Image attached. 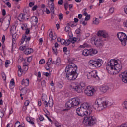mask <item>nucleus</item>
Listing matches in <instances>:
<instances>
[{
  "label": "nucleus",
  "instance_id": "obj_1",
  "mask_svg": "<svg viewBox=\"0 0 127 127\" xmlns=\"http://www.w3.org/2000/svg\"><path fill=\"white\" fill-rule=\"evenodd\" d=\"M76 113L80 117L84 116H89L85 117L83 120V124L86 126H94L97 123V119L92 114V108L90 105L87 103H84L81 105L80 107L76 109Z\"/></svg>",
  "mask_w": 127,
  "mask_h": 127
},
{
  "label": "nucleus",
  "instance_id": "obj_2",
  "mask_svg": "<svg viewBox=\"0 0 127 127\" xmlns=\"http://www.w3.org/2000/svg\"><path fill=\"white\" fill-rule=\"evenodd\" d=\"M122 64L119 60L112 59L106 65V70L110 75L118 74L122 70Z\"/></svg>",
  "mask_w": 127,
  "mask_h": 127
},
{
  "label": "nucleus",
  "instance_id": "obj_3",
  "mask_svg": "<svg viewBox=\"0 0 127 127\" xmlns=\"http://www.w3.org/2000/svg\"><path fill=\"white\" fill-rule=\"evenodd\" d=\"M114 105V102L111 101H104L101 98L96 100L94 104V108L97 111H103L107 107H110Z\"/></svg>",
  "mask_w": 127,
  "mask_h": 127
},
{
  "label": "nucleus",
  "instance_id": "obj_4",
  "mask_svg": "<svg viewBox=\"0 0 127 127\" xmlns=\"http://www.w3.org/2000/svg\"><path fill=\"white\" fill-rule=\"evenodd\" d=\"M80 103L81 99L78 97H75L68 100L65 103V107L68 108V109H70L72 108V107H77V106H79Z\"/></svg>",
  "mask_w": 127,
  "mask_h": 127
},
{
  "label": "nucleus",
  "instance_id": "obj_5",
  "mask_svg": "<svg viewBox=\"0 0 127 127\" xmlns=\"http://www.w3.org/2000/svg\"><path fill=\"white\" fill-rule=\"evenodd\" d=\"M85 86L86 85L84 82H81L80 84L74 83L71 85V89L77 92V93L81 94V93H83Z\"/></svg>",
  "mask_w": 127,
  "mask_h": 127
},
{
  "label": "nucleus",
  "instance_id": "obj_6",
  "mask_svg": "<svg viewBox=\"0 0 127 127\" xmlns=\"http://www.w3.org/2000/svg\"><path fill=\"white\" fill-rule=\"evenodd\" d=\"M11 20V16L10 15H8L5 18H1L0 19V22L2 24L4 21V30H7L9 25H10V21Z\"/></svg>",
  "mask_w": 127,
  "mask_h": 127
},
{
  "label": "nucleus",
  "instance_id": "obj_7",
  "mask_svg": "<svg viewBox=\"0 0 127 127\" xmlns=\"http://www.w3.org/2000/svg\"><path fill=\"white\" fill-rule=\"evenodd\" d=\"M89 66L91 67H101L103 64V60L99 59H96L95 60H90L88 62Z\"/></svg>",
  "mask_w": 127,
  "mask_h": 127
},
{
  "label": "nucleus",
  "instance_id": "obj_8",
  "mask_svg": "<svg viewBox=\"0 0 127 127\" xmlns=\"http://www.w3.org/2000/svg\"><path fill=\"white\" fill-rule=\"evenodd\" d=\"M65 72L69 74H77V65L75 64L67 65L65 68Z\"/></svg>",
  "mask_w": 127,
  "mask_h": 127
},
{
  "label": "nucleus",
  "instance_id": "obj_9",
  "mask_svg": "<svg viewBox=\"0 0 127 127\" xmlns=\"http://www.w3.org/2000/svg\"><path fill=\"white\" fill-rule=\"evenodd\" d=\"M95 92L96 90H95V88L91 86H87L84 90V94L87 95V96H94Z\"/></svg>",
  "mask_w": 127,
  "mask_h": 127
},
{
  "label": "nucleus",
  "instance_id": "obj_10",
  "mask_svg": "<svg viewBox=\"0 0 127 127\" xmlns=\"http://www.w3.org/2000/svg\"><path fill=\"white\" fill-rule=\"evenodd\" d=\"M30 40V37H27V36L24 35H23L21 41L19 42V45H22V44L25 42L26 44H28Z\"/></svg>",
  "mask_w": 127,
  "mask_h": 127
},
{
  "label": "nucleus",
  "instance_id": "obj_11",
  "mask_svg": "<svg viewBox=\"0 0 127 127\" xmlns=\"http://www.w3.org/2000/svg\"><path fill=\"white\" fill-rule=\"evenodd\" d=\"M77 77H78V74L77 73H69L66 72V78L67 80H69V81L76 80Z\"/></svg>",
  "mask_w": 127,
  "mask_h": 127
},
{
  "label": "nucleus",
  "instance_id": "obj_12",
  "mask_svg": "<svg viewBox=\"0 0 127 127\" xmlns=\"http://www.w3.org/2000/svg\"><path fill=\"white\" fill-rule=\"evenodd\" d=\"M97 35L98 36H102L104 38H109V34L105 30H99L97 32Z\"/></svg>",
  "mask_w": 127,
  "mask_h": 127
},
{
  "label": "nucleus",
  "instance_id": "obj_13",
  "mask_svg": "<svg viewBox=\"0 0 127 127\" xmlns=\"http://www.w3.org/2000/svg\"><path fill=\"white\" fill-rule=\"evenodd\" d=\"M29 15L27 13L20 14L18 17L19 20H28L29 19Z\"/></svg>",
  "mask_w": 127,
  "mask_h": 127
},
{
  "label": "nucleus",
  "instance_id": "obj_14",
  "mask_svg": "<svg viewBox=\"0 0 127 127\" xmlns=\"http://www.w3.org/2000/svg\"><path fill=\"white\" fill-rule=\"evenodd\" d=\"M100 90L102 93H106L109 90V86L105 85L100 87Z\"/></svg>",
  "mask_w": 127,
  "mask_h": 127
},
{
  "label": "nucleus",
  "instance_id": "obj_15",
  "mask_svg": "<svg viewBox=\"0 0 127 127\" xmlns=\"http://www.w3.org/2000/svg\"><path fill=\"white\" fill-rule=\"evenodd\" d=\"M49 7L52 12V15L54 14V3L49 2Z\"/></svg>",
  "mask_w": 127,
  "mask_h": 127
},
{
  "label": "nucleus",
  "instance_id": "obj_16",
  "mask_svg": "<svg viewBox=\"0 0 127 127\" xmlns=\"http://www.w3.org/2000/svg\"><path fill=\"white\" fill-rule=\"evenodd\" d=\"M56 35H53V33H52V31H50L49 34V39L51 41H52V40H54L56 39Z\"/></svg>",
  "mask_w": 127,
  "mask_h": 127
},
{
  "label": "nucleus",
  "instance_id": "obj_17",
  "mask_svg": "<svg viewBox=\"0 0 127 127\" xmlns=\"http://www.w3.org/2000/svg\"><path fill=\"white\" fill-rule=\"evenodd\" d=\"M59 47V44L56 42L54 44V47H53V52H54V54H55L56 55L57 54V48Z\"/></svg>",
  "mask_w": 127,
  "mask_h": 127
},
{
  "label": "nucleus",
  "instance_id": "obj_18",
  "mask_svg": "<svg viewBox=\"0 0 127 127\" xmlns=\"http://www.w3.org/2000/svg\"><path fill=\"white\" fill-rule=\"evenodd\" d=\"M92 78H95V79H99V76H98V72L97 70H93L90 72Z\"/></svg>",
  "mask_w": 127,
  "mask_h": 127
},
{
  "label": "nucleus",
  "instance_id": "obj_19",
  "mask_svg": "<svg viewBox=\"0 0 127 127\" xmlns=\"http://www.w3.org/2000/svg\"><path fill=\"white\" fill-rule=\"evenodd\" d=\"M94 42V44L95 45H96V46H100L101 45V40H100V38H94L93 39Z\"/></svg>",
  "mask_w": 127,
  "mask_h": 127
},
{
  "label": "nucleus",
  "instance_id": "obj_20",
  "mask_svg": "<svg viewBox=\"0 0 127 127\" xmlns=\"http://www.w3.org/2000/svg\"><path fill=\"white\" fill-rule=\"evenodd\" d=\"M33 52V49L31 48H27V47H26V49L24 51L25 54H27V55L30 54Z\"/></svg>",
  "mask_w": 127,
  "mask_h": 127
},
{
  "label": "nucleus",
  "instance_id": "obj_21",
  "mask_svg": "<svg viewBox=\"0 0 127 127\" xmlns=\"http://www.w3.org/2000/svg\"><path fill=\"white\" fill-rule=\"evenodd\" d=\"M82 55H84V56H89V55H90V49L88 50L85 49L83 50L82 51Z\"/></svg>",
  "mask_w": 127,
  "mask_h": 127
},
{
  "label": "nucleus",
  "instance_id": "obj_22",
  "mask_svg": "<svg viewBox=\"0 0 127 127\" xmlns=\"http://www.w3.org/2000/svg\"><path fill=\"white\" fill-rule=\"evenodd\" d=\"M26 121L27 122H28V123L31 124V125L34 126V119L32 118L31 117H27Z\"/></svg>",
  "mask_w": 127,
  "mask_h": 127
},
{
  "label": "nucleus",
  "instance_id": "obj_23",
  "mask_svg": "<svg viewBox=\"0 0 127 127\" xmlns=\"http://www.w3.org/2000/svg\"><path fill=\"white\" fill-rule=\"evenodd\" d=\"M22 85H23L25 87H28V86H29V79H23Z\"/></svg>",
  "mask_w": 127,
  "mask_h": 127
},
{
  "label": "nucleus",
  "instance_id": "obj_24",
  "mask_svg": "<svg viewBox=\"0 0 127 127\" xmlns=\"http://www.w3.org/2000/svg\"><path fill=\"white\" fill-rule=\"evenodd\" d=\"M18 75L19 77H21L23 73V70L21 69V66L19 65H18Z\"/></svg>",
  "mask_w": 127,
  "mask_h": 127
},
{
  "label": "nucleus",
  "instance_id": "obj_25",
  "mask_svg": "<svg viewBox=\"0 0 127 127\" xmlns=\"http://www.w3.org/2000/svg\"><path fill=\"white\" fill-rule=\"evenodd\" d=\"M31 20H32V23H33L35 25L37 24V23L38 22V18H37V17H36L35 16L32 17Z\"/></svg>",
  "mask_w": 127,
  "mask_h": 127
},
{
  "label": "nucleus",
  "instance_id": "obj_26",
  "mask_svg": "<svg viewBox=\"0 0 127 127\" xmlns=\"http://www.w3.org/2000/svg\"><path fill=\"white\" fill-rule=\"evenodd\" d=\"M16 41H15V38H14V35H13V39L12 41V47L11 48V50L12 52H13V48L15 47V43Z\"/></svg>",
  "mask_w": 127,
  "mask_h": 127
},
{
  "label": "nucleus",
  "instance_id": "obj_27",
  "mask_svg": "<svg viewBox=\"0 0 127 127\" xmlns=\"http://www.w3.org/2000/svg\"><path fill=\"white\" fill-rule=\"evenodd\" d=\"M52 64H56V65H57V66H59V65H60V64H61V60H60V58H57L56 60V62L54 61H53Z\"/></svg>",
  "mask_w": 127,
  "mask_h": 127
},
{
  "label": "nucleus",
  "instance_id": "obj_28",
  "mask_svg": "<svg viewBox=\"0 0 127 127\" xmlns=\"http://www.w3.org/2000/svg\"><path fill=\"white\" fill-rule=\"evenodd\" d=\"M100 24V20L99 19V18H93V24H94V25H98V24Z\"/></svg>",
  "mask_w": 127,
  "mask_h": 127
},
{
  "label": "nucleus",
  "instance_id": "obj_29",
  "mask_svg": "<svg viewBox=\"0 0 127 127\" xmlns=\"http://www.w3.org/2000/svg\"><path fill=\"white\" fill-rule=\"evenodd\" d=\"M57 42H60L61 44H62V45L64 44V45H65L66 40H65V39H61L60 38H57Z\"/></svg>",
  "mask_w": 127,
  "mask_h": 127
},
{
  "label": "nucleus",
  "instance_id": "obj_30",
  "mask_svg": "<svg viewBox=\"0 0 127 127\" xmlns=\"http://www.w3.org/2000/svg\"><path fill=\"white\" fill-rule=\"evenodd\" d=\"M90 55L93 56L94 54H97L98 53V51H97L96 49H90Z\"/></svg>",
  "mask_w": 127,
  "mask_h": 127
},
{
  "label": "nucleus",
  "instance_id": "obj_31",
  "mask_svg": "<svg viewBox=\"0 0 127 127\" xmlns=\"http://www.w3.org/2000/svg\"><path fill=\"white\" fill-rule=\"evenodd\" d=\"M23 69L24 71H27L28 70V64L27 63L25 62L23 64Z\"/></svg>",
  "mask_w": 127,
  "mask_h": 127
},
{
  "label": "nucleus",
  "instance_id": "obj_32",
  "mask_svg": "<svg viewBox=\"0 0 127 127\" xmlns=\"http://www.w3.org/2000/svg\"><path fill=\"white\" fill-rule=\"evenodd\" d=\"M57 86L58 88H59V89H62L64 86V83L63 82H58Z\"/></svg>",
  "mask_w": 127,
  "mask_h": 127
},
{
  "label": "nucleus",
  "instance_id": "obj_33",
  "mask_svg": "<svg viewBox=\"0 0 127 127\" xmlns=\"http://www.w3.org/2000/svg\"><path fill=\"white\" fill-rule=\"evenodd\" d=\"M79 41L80 39L77 38L76 37H74L71 39V43L72 44H74V43H75V42H79Z\"/></svg>",
  "mask_w": 127,
  "mask_h": 127
},
{
  "label": "nucleus",
  "instance_id": "obj_34",
  "mask_svg": "<svg viewBox=\"0 0 127 127\" xmlns=\"http://www.w3.org/2000/svg\"><path fill=\"white\" fill-rule=\"evenodd\" d=\"M51 63H52V59L51 58H49L48 62L46 63L47 66H48V67H49V66L51 65Z\"/></svg>",
  "mask_w": 127,
  "mask_h": 127
},
{
  "label": "nucleus",
  "instance_id": "obj_35",
  "mask_svg": "<svg viewBox=\"0 0 127 127\" xmlns=\"http://www.w3.org/2000/svg\"><path fill=\"white\" fill-rule=\"evenodd\" d=\"M122 107L124 108V109H126L127 110V101H124L122 103Z\"/></svg>",
  "mask_w": 127,
  "mask_h": 127
},
{
  "label": "nucleus",
  "instance_id": "obj_36",
  "mask_svg": "<svg viewBox=\"0 0 127 127\" xmlns=\"http://www.w3.org/2000/svg\"><path fill=\"white\" fill-rule=\"evenodd\" d=\"M21 93L23 95H24L25 94H26V93H27V89H26V88H22L21 90Z\"/></svg>",
  "mask_w": 127,
  "mask_h": 127
},
{
  "label": "nucleus",
  "instance_id": "obj_37",
  "mask_svg": "<svg viewBox=\"0 0 127 127\" xmlns=\"http://www.w3.org/2000/svg\"><path fill=\"white\" fill-rule=\"evenodd\" d=\"M44 96H42V101H44V105L45 106V107H47L49 106L48 104V102H47V101H46V100H44V99H43Z\"/></svg>",
  "mask_w": 127,
  "mask_h": 127
},
{
  "label": "nucleus",
  "instance_id": "obj_38",
  "mask_svg": "<svg viewBox=\"0 0 127 127\" xmlns=\"http://www.w3.org/2000/svg\"><path fill=\"white\" fill-rule=\"evenodd\" d=\"M65 31H66V32H70V31H71V27H70V26H66L65 28Z\"/></svg>",
  "mask_w": 127,
  "mask_h": 127
},
{
  "label": "nucleus",
  "instance_id": "obj_39",
  "mask_svg": "<svg viewBox=\"0 0 127 127\" xmlns=\"http://www.w3.org/2000/svg\"><path fill=\"white\" fill-rule=\"evenodd\" d=\"M21 29H22V30H26V29H27V25L25 24H23L21 26Z\"/></svg>",
  "mask_w": 127,
  "mask_h": 127
},
{
  "label": "nucleus",
  "instance_id": "obj_40",
  "mask_svg": "<svg viewBox=\"0 0 127 127\" xmlns=\"http://www.w3.org/2000/svg\"><path fill=\"white\" fill-rule=\"evenodd\" d=\"M87 78H88V79H91V78H93V77L92 76L91 72H88L87 73Z\"/></svg>",
  "mask_w": 127,
  "mask_h": 127
},
{
  "label": "nucleus",
  "instance_id": "obj_41",
  "mask_svg": "<svg viewBox=\"0 0 127 127\" xmlns=\"http://www.w3.org/2000/svg\"><path fill=\"white\" fill-rule=\"evenodd\" d=\"M85 16H86L85 18V20L86 21L90 20V19L91 18V15H88L87 14V15H85Z\"/></svg>",
  "mask_w": 127,
  "mask_h": 127
},
{
  "label": "nucleus",
  "instance_id": "obj_42",
  "mask_svg": "<svg viewBox=\"0 0 127 127\" xmlns=\"http://www.w3.org/2000/svg\"><path fill=\"white\" fill-rule=\"evenodd\" d=\"M2 75V78L4 81H5L6 80V75H5V73L4 72H2L1 73Z\"/></svg>",
  "mask_w": 127,
  "mask_h": 127
},
{
  "label": "nucleus",
  "instance_id": "obj_43",
  "mask_svg": "<svg viewBox=\"0 0 127 127\" xmlns=\"http://www.w3.org/2000/svg\"><path fill=\"white\" fill-rule=\"evenodd\" d=\"M10 63V61H9V60H6L5 63V67L6 68L8 67L9 64Z\"/></svg>",
  "mask_w": 127,
  "mask_h": 127
},
{
  "label": "nucleus",
  "instance_id": "obj_44",
  "mask_svg": "<svg viewBox=\"0 0 127 127\" xmlns=\"http://www.w3.org/2000/svg\"><path fill=\"white\" fill-rule=\"evenodd\" d=\"M27 46L26 45L25 46H21L20 47L19 49L20 50H21L22 51H23V50H24V49H26V47Z\"/></svg>",
  "mask_w": 127,
  "mask_h": 127
},
{
  "label": "nucleus",
  "instance_id": "obj_45",
  "mask_svg": "<svg viewBox=\"0 0 127 127\" xmlns=\"http://www.w3.org/2000/svg\"><path fill=\"white\" fill-rule=\"evenodd\" d=\"M48 105L49 107H51L53 106V100H49Z\"/></svg>",
  "mask_w": 127,
  "mask_h": 127
},
{
  "label": "nucleus",
  "instance_id": "obj_46",
  "mask_svg": "<svg viewBox=\"0 0 127 127\" xmlns=\"http://www.w3.org/2000/svg\"><path fill=\"white\" fill-rule=\"evenodd\" d=\"M15 83H14V80L13 79H12L10 81V86L11 87H13V86H14L15 85Z\"/></svg>",
  "mask_w": 127,
  "mask_h": 127
},
{
  "label": "nucleus",
  "instance_id": "obj_47",
  "mask_svg": "<svg viewBox=\"0 0 127 127\" xmlns=\"http://www.w3.org/2000/svg\"><path fill=\"white\" fill-rule=\"evenodd\" d=\"M41 86H42V87H43V88L45 87V86H46V84L45 83V80H42L41 82Z\"/></svg>",
  "mask_w": 127,
  "mask_h": 127
},
{
  "label": "nucleus",
  "instance_id": "obj_48",
  "mask_svg": "<svg viewBox=\"0 0 127 127\" xmlns=\"http://www.w3.org/2000/svg\"><path fill=\"white\" fill-rule=\"evenodd\" d=\"M19 126H20V122L19 121H17L15 123V125H14V127H18Z\"/></svg>",
  "mask_w": 127,
  "mask_h": 127
},
{
  "label": "nucleus",
  "instance_id": "obj_49",
  "mask_svg": "<svg viewBox=\"0 0 127 127\" xmlns=\"http://www.w3.org/2000/svg\"><path fill=\"white\" fill-rule=\"evenodd\" d=\"M44 63H45V60L41 59L40 60L39 64H40L41 65H42V64H44Z\"/></svg>",
  "mask_w": 127,
  "mask_h": 127
},
{
  "label": "nucleus",
  "instance_id": "obj_50",
  "mask_svg": "<svg viewBox=\"0 0 127 127\" xmlns=\"http://www.w3.org/2000/svg\"><path fill=\"white\" fill-rule=\"evenodd\" d=\"M87 46H88V44L84 43L83 45H80L79 47H80V48H86Z\"/></svg>",
  "mask_w": 127,
  "mask_h": 127
},
{
  "label": "nucleus",
  "instance_id": "obj_51",
  "mask_svg": "<svg viewBox=\"0 0 127 127\" xmlns=\"http://www.w3.org/2000/svg\"><path fill=\"white\" fill-rule=\"evenodd\" d=\"M87 9H83L82 10V14H83V15H87L88 14V13L86 12Z\"/></svg>",
  "mask_w": 127,
  "mask_h": 127
},
{
  "label": "nucleus",
  "instance_id": "obj_52",
  "mask_svg": "<svg viewBox=\"0 0 127 127\" xmlns=\"http://www.w3.org/2000/svg\"><path fill=\"white\" fill-rule=\"evenodd\" d=\"M71 43V41L70 40H67V41H65V45L67 46V45H69V44Z\"/></svg>",
  "mask_w": 127,
  "mask_h": 127
},
{
  "label": "nucleus",
  "instance_id": "obj_53",
  "mask_svg": "<svg viewBox=\"0 0 127 127\" xmlns=\"http://www.w3.org/2000/svg\"><path fill=\"white\" fill-rule=\"evenodd\" d=\"M109 13L112 14V13H113V12H114V8L113 7L110 8L109 10Z\"/></svg>",
  "mask_w": 127,
  "mask_h": 127
},
{
  "label": "nucleus",
  "instance_id": "obj_54",
  "mask_svg": "<svg viewBox=\"0 0 127 127\" xmlns=\"http://www.w3.org/2000/svg\"><path fill=\"white\" fill-rule=\"evenodd\" d=\"M55 125L56 127H61V125H60V124H59V123H58V122H57V121H56L55 123Z\"/></svg>",
  "mask_w": 127,
  "mask_h": 127
},
{
  "label": "nucleus",
  "instance_id": "obj_55",
  "mask_svg": "<svg viewBox=\"0 0 127 127\" xmlns=\"http://www.w3.org/2000/svg\"><path fill=\"white\" fill-rule=\"evenodd\" d=\"M43 43V39H42V38H41L39 39V44H40L41 45H42V43Z\"/></svg>",
  "mask_w": 127,
  "mask_h": 127
},
{
  "label": "nucleus",
  "instance_id": "obj_56",
  "mask_svg": "<svg viewBox=\"0 0 127 127\" xmlns=\"http://www.w3.org/2000/svg\"><path fill=\"white\" fill-rule=\"evenodd\" d=\"M32 61V56H30V57H28L27 62H31Z\"/></svg>",
  "mask_w": 127,
  "mask_h": 127
},
{
  "label": "nucleus",
  "instance_id": "obj_57",
  "mask_svg": "<svg viewBox=\"0 0 127 127\" xmlns=\"http://www.w3.org/2000/svg\"><path fill=\"white\" fill-rule=\"evenodd\" d=\"M30 103V102H29V100H26L25 102L24 105L25 106H27L29 105V103Z\"/></svg>",
  "mask_w": 127,
  "mask_h": 127
},
{
  "label": "nucleus",
  "instance_id": "obj_58",
  "mask_svg": "<svg viewBox=\"0 0 127 127\" xmlns=\"http://www.w3.org/2000/svg\"><path fill=\"white\" fill-rule=\"evenodd\" d=\"M75 61V59H69L68 60V62L69 63H70V64H74V63H73V62H74Z\"/></svg>",
  "mask_w": 127,
  "mask_h": 127
},
{
  "label": "nucleus",
  "instance_id": "obj_59",
  "mask_svg": "<svg viewBox=\"0 0 127 127\" xmlns=\"http://www.w3.org/2000/svg\"><path fill=\"white\" fill-rule=\"evenodd\" d=\"M58 4L59 5H62V4H63V0H59L58 2Z\"/></svg>",
  "mask_w": 127,
  "mask_h": 127
},
{
  "label": "nucleus",
  "instance_id": "obj_60",
  "mask_svg": "<svg viewBox=\"0 0 127 127\" xmlns=\"http://www.w3.org/2000/svg\"><path fill=\"white\" fill-rule=\"evenodd\" d=\"M4 116V114L1 111H0V117L2 118Z\"/></svg>",
  "mask_w": 127,
  "mask_h": 127
},
{
  "label": "nucleus",
  "instance_id": "obj_61",
  "mask_svg": "<svg viewBox=\"0 0 127 127\" xmlns=\"http://www.w3.org/2000/svg\"><path fill=\"white\" fill-rule=\"evenodd\" d=\"M2 14L3 16H5V15L6 14V11H5V9L2 10Z\"/></svg>",
  "mask_w": 127,
  "mask_h": 127
},
{
  "label": "nucleus",
  "instance_id": "obj_62",
  "mask_svg": "<svg viewBox=\"0 0 127 127\" xmlns=\"http://www.w3.org/2000/svg\"><path fill=\"white\" fill-rule=\"evenodd\" d=\"M39 120L41 122H42V121H43V120H44V117H43V116L40 115L39 116Z\"/></svg>",
  "mask_w": 127,
  "mask_h": 127
},
{
  "label": "nucleus",
  "instance_id": "obj_63",
  "mask_svg": "<svg viewBox=\"0 0 127 127\" xmlns=\"http://www.w3.org/2000/svg\"><path fill=\"white\" fill-rule=\"evenodd\" d=\"M59 19L60 20H62V19H63V14L61 13L59 14Z\"/></svg>",
  "mask_w": 127,
  "mask_h": 127
},
{
  "label": "nucleus",
  "instance_id": "obj_64",
  "mask_svg": "<svg viewBox=\"0 0 127 127\" xmlns=\"http://www.w3.org/2000/svg\"><path fill=\"white\" fill-rule=\"evenodd\" d=\"M12 113H13V109H12V108H11L10 109L9 112V116H10V115H11V114H12Z\"/></svg>",
  "mask_w": 127,
  "mask_h": 127
}]
</instances>
